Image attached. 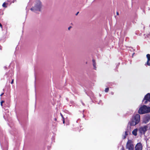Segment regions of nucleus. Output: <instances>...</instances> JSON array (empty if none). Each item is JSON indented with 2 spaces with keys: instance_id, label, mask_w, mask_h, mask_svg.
Listing matches in <instances>:
<instances>
[{
  "instance_id": "f257e3e1",
  "label": "nucleus",
  "mask_w": 150,
  "mask_h": 150,
  "mask_svg": "<svg viewBox=\"0 0 150 150\" xmlns=\"http://www.w3.org/2000/svg\"><path fill=\"white\" fill-rule=\"evenodd\" d=\"M140 115L138 114L134 115L132 117L131 120L129 122L130 125L133 126L138 124L140 121Z\"/></svg>"
},
{
  "instance_id": "f03ea898",
  "label": "nucleus",
  "mask_w": 150,
  "mask_h": 150,
  "mask_svg": "<svg viewBox=\"0 0 150 150\" xmlns=\"http://www.w3.org/2000/svg\"><path fill=\"white\" fill-rule=\"evenodd\" d=\"M42 6V3L40 0H36L34 6L30 8V10L35 12L41 11Z\"/></svg>"
},
{
  "instance_id": "7ed1b4c3",
  "label": "nucleus",
  "mask_w": 150,
  "mask_h": 150,
  "mask_svg": "<svg viewBox=\"0 0 150 150\" xmlns=\"http://www.w3.org/2000/svg\"><path fill=\"white\" fill-rule=\"evenodd\" d=\"M150 112V107L146 105H143L139 109L138 112L140 114L147 113Z\"/></svg>"
},
{
  "instance_id": "20e7f679",
  "label": "nucleus",
  "mask_w": 150,
  "mask_h": 150,
  "mask_svg": "<svg viewBox=\"0 0 150 150\" xmlns=\"http://www.w3.org/2000/svg\"><path fill=\"white\" fill-rule=\"evenodd\" d=\"M135 146L133 141L128 139L126 145V149L128 150H134Z\"/></svg>"
},
{
  "instance_id": "39448f33",
  "label": "nucleus",
  "mask_w": 150,
  "mask_h": 150,
  "mask_svg": "<svg viewBox=\"0 0 150 150\" xmlns=\"http://www.w3.org/2000/svg\"><path fill=\"white\" fill-rule=\"evenodd\" d=\"M148 127L146 125L141 126L139 129V132L141 134H144L146 131L148 130Z\"/></svg>"
},
{
  "instance_id": "423d86ee",
  "label": "nucleus",
  "mask_w": 150,
  "mask_h": 150,
  "mask_svg": "<svg viewBox=\"0 0 150 150\" xmlns=\"http://www.w3.org/2000/svg\"><path fill=\"white\" fill-rule=\"evenodd\" d=\"M143 145L142 144L139 142L137 143L135 145L134 150H143Z\"/></svg>"
},
{
  "instance_id": "0eeeda50",
  "label": "nucleus",
  "mask_w": 150,
  "mask_h": 150,
  "mask_svg": "<svg viewBox=\"0 0 150 150\" xmlns=\"http://www.w3.org/2000/svg\"><path fill=\"white\" fill-rule=\"evenodd\" d=\"M150 121V116L149 114L145 115L143 119V122L145 123H147Z\"/></svg>"
},
{
  "instance_id": "6e6552de",
  "label": "nucleus",
  "mask_w": 150,
  "mask_h": 150,
  "mask_svg": "<svg viewBox=\"0 0 150 150\" xmlns=\"http://www.w3.org/2000/svg\"><path fill=\"white\" fill-rule=\"evenodd\" d=\"M144 100H147L150 102V94L148 93L144 96L143 101Z\"/></svg>"
},
{
  "instance_id": "1a4fd4ad",
  "label": "nucleus",
  "mask_w": 150,
  "mask_h": 150,
  "mask_svg": "<svg viewBox=\"0 0 150 150\" xmlns=\"http://www.w3.org/2000/svg\"><path fill=\"white\" fill-rule=\"evenodd\" d=\"M137 129H135L132 131V134L134 136H136L137 135Z\"/></svg>"
},
{
  "instance_id": "9d476101",
  "label": "nucleus",
  "mask_w": 150,
  "mask_h": 150,
  "mask_svg": "<svg viewBox=\"0 0 150 150\" xmlns=\"http://www.w3.org/2000/svg\"><path fill=\"white\" fill-rule=\"evenodd\" d=\"M92 62H93V67L94 69L95 70H96V63L95 60H94V59H93Z\"/></svg>"
},
{
  "instance_id": "9b49d317",
  "label": "nucleus",
  "mask_w": 150,
  "mask_h": 150,
  "mask_svg": "<svg viewBox=\"0 0 150 150\" xmlns=\"http://www.w3.org/2000/svg\"><path fill=\"white\" fill-rule=\"evenodd\" d=\"M86 93L88 96H89L91 98V97H93V93L92 91H91L90 92V94H88L86 92Z\"/></svg>"
},
{
  "instance_id": "f8f14e48",
  "label": "nucleus",
  "mask_w": 150,
  "mask_h": 150,
  "mask_svg": "<svg viewBox=\"0 0 150 150\" xmlns=\"http://www.w3.org/2000/svg\"><path fill=\"white\" fill-rule=\"evenodd\" d=\"M128 135V132H127V131H126L125 132V134L124 136V138L125 139L126 138V136Z\"/></svg>"
},
{
  "instance_id": "ddd939ff",
  "label": "nucleus",
  "mask_w": 150,
  "mask_h": 150,
  "mask_svg": "<svg viewBox=\"0 0 150 150\" xmlns=\"http://www.w3.org/2000/svg\"><path fill=\"white\" fill-rule=\"evenodd\" d=\"M146 57L147 59V60L150 61V54H147Z\"/></svg>"
},
{
  "instance_id": "4468645a",
  "label": "nucleus",
  "mask_w": 150,
  "mask_h": 150,
  "mask_svg": "<svg viewBox=\"0 0 150 150\" xmlns=\"http://www.w3.org/2000/svg\"><path fill=\"white\" fill-rule=\"evenodd\" d=\"M121 142L120 143V144L118 145V148H120V150H122V146H121Z\"/></svg>"
},
{
  "instance_id": "2eb2a0df",
  "label": "nucleus",
  "mask_w": 150,
  "mask_h": 150,
  "mask_svg": "<svg viewBox=\"0 0 150 150\" xmlns=\"http://www.w3.org/2000/svg\"><path fill=\"white\" fill-rule=\"evenodd\" d=\"M7 4H8L6 3L5 2H4L2 5L3 7L4 8H6L7 6H6V5Z\"/></svg>"
},
{
  "instance_id": "dca6fc26",
  "label": "nucleus",
  "mask_w": 150,
  "mask_h": 150,
  "mask_svg": "<svg viewBox=\"0 0 150 150\" xmlns=\"http://www.w3.org/2000/svg\"><path fill=\"white\" fill-rule=\"evenodd\" d=\"M149 61L147 60L146 62L145 63V65H147L149 66H150V62H149Z\"/></svg>"
},
{
  "instance_id": "f3484780",
  "label": "nucleus",
  "mask_w": 150,
  "mask_h": 150,
  "mask_svg": "<svg viewBox=\"0 0 150 150\" xmlns=\"http://www.w3.org/2000/svg\"><path fill=\"white\" fill-rule=\"evenodd\" d=\"M109 90V88H105V92L107 93L108 92Z\"/></svg>"
},
{
  "instance_id": "a211bd4d",
  "label": "nucleus",
  "mask_w": 150,
  "mask_h": 150,
  "mask_svg": "<svg viewBox=\"0 0 150 150\" xmlns=\"http://www.w3.org/2000/svg\"><path fill=\"white\" fill-rule=\"evenodd\" d=\"M4 14V12L1 10H0V15H2Z\"/></svg>"
},
{
  "instance_id": "6ab92c4d",
  "label": "nucleus",
  "mask_w": 150,
  "mask_h": 150,
  "mask_svg": "<svg viewBox=\"0 0 150 150\" xmlns=\"http://www.w3.org/2000/svg\"><path fill=\"white\" fill-rule=\"evenodd\" d=\"M98 103L99 104H101L102 105V101L100 100L99 102Z\"/></svg>"
},
{
  "instance_id": "aec40b11",
  "label": "nucleus",
  "mask_w": 150,
  "mask_h": 150,
  "mask_svg": "<svg viewBox=\"0 0 150 150\" xmlns=\"http://www.w3.org/2000/svg\"><path fill=\"white\" fill-rule=\"evenodd\" d=\"M7 116H6V115H4V116H3V117L4 118V119L6 120V117H7Z\"/></svg>"
},
{
  "instance_id": "412c9836",
  "label": "nucleus",
  "mask_w": 150,
  "mask_h": 150,
  "mask_svg": "<svg viewBox=\"0 0 150 150\" xmlns=\"http://www.w3.org/2000/svg\"><path fill=\"white\" fill-rule=\"evenodd\" d=\"M84 111H85V110H83V117H85V115H84V114H83V113L84 112Z\"/></svg>"
},
{
  "instance_id": "4be33fe9",
  "label": "nucleus",
  "mask_w": 150,
  "mask_h": 150,
  "mask_svg": "<svg viewBox=\"0 0 150 150\" xmlns=\"http://www.w3.org/2000/svg\"><path fill=\"white\" fill-rule=\"evenodd\" d=\"M60 114L62 117V119L64 118V117H63V116L62 115V114L61 113H60Z\"/></svg>"
},
{
  "instance_id": "5701e85b",
  "label": "nucleus",
  "mask_w": 150,
  "mask_h": 150,
  "mask_svg": "<svg viewBox=\"0 0 150 150\" xmlns=\"http://www.w3.org/2000/svg\"><path fill=\"white\" fill-rule=\"evenodd\" d=\"M120 64V62H119L118 63V64L116 66V68H117L118 67V66H119Z\"/></svg>"
},
{
  "instance_id": "b1692460",
  "label": "nucleus",
  "mask_w": 150,
  "mask_h": 150,
  "mask_svg": "<svg viewBox=\"0 0 150 150\" xmlns=\"http://www.w3.org/2000/svg\"><path fill=\"white\" fill-rule=\"evenodd\" d=\"M62 120L63 121V122L64 124L65 123V120H64V118L63 119H62Z\"/></svg>"
},
{
  "instance_id": "393cba45",
  "label": "nucleus",
  "mask_w": 150,
  "mask_h": 150,
  "mask_svg": "<svg viewBox=\"0 0 150 150\" xmlns=\"http://www.w3.org/2000/svg\"><path fill=\"white\" fill-rule=\"evenodd\" d=\"M148 101V100H145V101L144 102V103L145 104H146Z\"/></svg>"
},
{
  "instance_id": "a878e982",
  "label": "nucleus",
  "mask_w": 150,
  "mask_h": 150,
  "mask_svg": "<svg viewBox=\"0 0 150 150\" xmlns=\"http://www.w3.org/2000/svg\"><path fill=\"white\" fill-rule=\"evenodd\" d=\"M110 94L112 95H113L114 94V92H113L112 91V92H110Z\"/></svg>"
},
{
  "instance_id": "bb28decb",
  "label": "nucleus",
  "mask_w": 150,
  "mask_h": 150,
  "mask_svg": "<svg viewBox=\"0 0 150 150\" xmlns=\"http://www.w3.org/2000/svg\"><path fill=\"white\" fill-rule=\"evenodd\" d=\"M81 103L83 106H85V105L84 103H83L82 101H81Z\"/></svg>"
},
{
  "instance_id": "cd10ccee",
  "label": "nucleus",
  "mask_w": 150,
  "mask_h": 150,
  "mask_svg": "<svg viewBox=\"0 0 150 150\" xmlns=\"http://www.w3.org/2000/svg\"><path fill=\"white\" fill-rule=\"evenodd\" d=\"M54 137L53 136L52 137V141L54 139Z\"/></svg>"
},
{
  "instance_id": "c85d7f7f",
  "label": "nucleus",
  "mask_w": 150,
  "mask_h": 150,
  "mask_svg": "<svg viewBox=\"0 0 150 150\" xmlns=\"http://www.w3.org/2000/svg\"><path fill=\"white\" fill-rule=\"evenodd\" d=\"M0 27L1 28H2V25H1V23H0Z\"/></svg>"
},
{
  "instance_id": "c756f323",
  "label": "nucleus",
  "mask_w": 150,
  "mask_h": 150,
  "mask_svg": "<svg viewBox=\"0 0 150 150\" xmlns=\"http://www.w3.org/2000/svg\"><path fill=\"white\" fill-rule=\"evenodd\" d=\"M13 80H12V81H11V84H13Z\"/></svg>"
},
{
  "instance_id": "7c9ffc66",
  "label": "nucleus",
  "mask_w": 150,
  "mask_h": 150,
  "mask_svg": "<svg viewBox=\"0 0 150 150\" xmlns=\"http://www.w3.org/2000/svg\"><path fill=\"white\" fill-rule=\"evenodd\" d=\"M4 102V101L3 100H2L1 102V103H3Z\"/></svg>"
},
{
  "instance_id": "2f4dec72",
  "label": "nucleus",
  "mask_w": 150,
  "mask_h": 150,
  "mask_svg": "<svg viewBox=\"0 0 150 150\" xmlns=\"http://www.w3.org/2000/svg\"><path fill=\"white\" fill-rule=\"evenodd\" d=\"M79 13V12H77L76 14V15L77 16L78 14Z\"/></svg>"
},
{
  "instance_id": "473e14b6",
  "label": "nucleus",
  "mask_w": 150,
  "mask_h": 150,
  "mask_svg": "<svg viewBox=\"0 0 150 150\" xmlns=\"http://www.w3.org/2000/svg\"><path fill=\"white\" fill-rule=\"evenodd\" d=\"M71 27V26H70L68 28V30H69Z\"/></svg>"
},
{
  "instance_id": "72a5a7b5",
  "label": "nucleus",
  "mask_w": 150,
  "mask_h": 150,
  "mask_svg": "<svg viewBox=\"0 0 150 150\" xmlns=\"http://www.w3.org/2000/svg\"><path fill=\"white\" fill-rule=\"evenodd\" d=\"M4 93H2L0 95V96H2L3 94H4Z\"/></svg>"
},
{
  "instance_id": "f704fd0d",
  "label": "nucleus",
  "mask_w": 150,
  "mask_h": 150,
  "mask_svg": "<svg viewBox=\"0 0 150 150\" xmlns=\"http://www.w3.org/2000/svg\"><path fill=\"white\" fill-rule=\"evenodd\" d=\"M0 143H0V144H1V148L2 149V144H1V142H0Z\"/></svg>"
},
{
  "instance_id": "c9c22d12",
  "label": "nucleus",
  "mask_w": 150,
  "mask_h": 150,
  "mask_svg": "<svg viewBox=\"0 0 150 150\" xmlns=\"http://www.w3.org/2000/svg\"><path fill=\"white\" fill-rule=\"evenodd\" d=\"M117 15H119V13L118 12H117Z\"/></svg>"
},
{
  "instance_id": "e433bc0d",
  "label": "nucleus",
  "mask_w": 150,
  "mask_h": 150,
  "mask_svg": "<svg viewBox=\"0 0 150 150\" xmlns=\"http://www.w3.org/2000/svg\"><path fill=\"white\" fill-rule=\"evenodd\" d=\"M14 1H15V0H13L12 1V2L13 3H14Z\"/></svg>"
},
{
  "instance_id": "4c0bfd02",
  "label": "nucleus",
  "mask_w": 150,
  "mask_h": 150,
  "mask_svg": "<svg viewBox=\"0 0 150 150\" xmlns=\"http://www.w3.org/2000/svg\"><path fill=\"white\" fill-rule=\"evenodd\" d=\"M3 104L2 103H1V106L2 107V106H3V104Z\"/></svg>"
},
{
  "instance_id": "58836bf2",
  "label": "nucleus",
  "mask_w": 150,
  "mask_h": 150,
  "mask_svg": "<svg viewBox=\"0 0 150 150\" xmlns=\"http://www.w3.org/2000/svg\"><path fill=\"white\" fill-rule=\"evenodd\" d=\"M54 120L56 121L57 120V119L56 118H54Z\"/></svg>"
},
{
  "instance_id": "ea45409f",
  "label": "nucleus",
  "mask_w": 150,
  "mask_h": 150,
  "mask_svg": "<svg viewBox=\"0 0 150 150\" xmlns=\"http://www.w3.org/2000/svg\"><path fill=\"white\" fill-rule=\"evenodd\" d=\"M10 0H7V1H8L10 2Z\"/></svg>"
},
{
  "instance_id": "a19ab883",
  "label": "nucleus",
  "mask_w": 150,
  "mask_h": 150,
  "mask_svg": "<svg viewBox=\"0 0 150 150\" xmlns=\"http://www.w3.org/2000/svg\"><path fill=\"white\" fill-rule=\"evenodd\" d=\"M122 150H125L124 148H122Z\"/></svg>"
},
{
  "instance_id": "79ce46f5",
  "label": "nucleus",
  "mask_w": 150,
  "mask_h": 150,
  "mask_svg": "<svg viewBox=\"0 0 150 150\" xmlns=\"http://www.w3.org/2000/svg\"><path fill=\"white\" fill-rule=\"evenodd\" d=\"M99 96H101V95L100 94H99Z\"/></svg>"
},
{
  "instance_id": "37998d69",
  "label": "nucleus",
  "mask_w": 150,
  "mask_h": 150,
  "mask_svg": "<svg viewBox=\"0 0 150 150\" xmlns=\"http://www.w3.org/2000/svg\"><path fill=\"white\" fill-rule=\"evenodd\" d=\"M35 80L36 79V77H35Z\"/></svg>"
},
{
  "instance_id": "c03bdc74",
  "label": "nucleus",
  "mask_w": 150,
  "mask_h": 150,
  "mask_svg": "<svg viewBox=\"0 0 150 150\" xmlns=\"http://www.w3.org/2000/svg\"><path fill=\"white\" fill-rule=\"evenodd\" d=\"M15 0L16 1V0Z\"/></svg>"
}]
</instances>
